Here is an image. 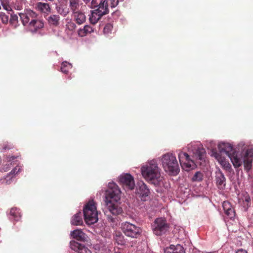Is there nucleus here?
<instances>
[{
	"mask_svg": "<svg viewBox=\"0 0 253 253\" xmlns=\"http://www.w3.org/2000/svg\"><path fill=\"white\" fill-rule=\"evenodd\" d=\"M121 197V191L118 186L114 182L109 183L106 191L105 203L107 210L113 215H119L123 211L119 203Z\"/></svg>",
	"mask_w": 253,
	"mask_h": 253,
	"instance_id": "1",
	"label": "nucleus"
},
{
	"mask_svg": "<svg viewBox=\"0 0 253 253\" xmlns=\"http://www.w3.org/2000/svg\"><path fill=\"white\" fill-rule=\"evenodd\" d=\"M20 19L25 26H28L32 30L37 31L43 27V23L38 19V15L31 9H27L24 13H19Z\"/></svg>",
	"mask_w": 253,
	"mask_h": 253,
	"instance_id": "2",
	"label": "nucleus"
},
{
	"mask_svg": "<svg viewBox=\"0 0 253 253\" xmlns=\"http://www.w3.org/2000/svg\"><path fill=\"white\" fill-rule=\"evenodd\" d=\"M233 166L235 168H238L244 163L245 169L247 171L249 170L252 167V163L253 159V150L252 149H248L243 157H239L236 152L233 153L232 154L228 157Z\"/></svg>",
	"mask_w": 253,
	"mask_h": 253,
	"instance_id": "3",
	"label": "nucleus"
},
{
	"mask_svg": "<svg viewBox=\"0 0 253 253\" xmlns=\"http://www.w3.org/2000/svg\"><path fill=\"white\" fill-rule=\"evenodd\" d=\"M141 171L144 178L152 183L156 180H158L161 176L160 169L158 166L157 162L154 160L142 167Z\"/></svg>",
	"mask_w": 253,
	"mask_h": 253,
	"instance_id": "4",
	"label": "nucleus"
},
{
	"mask_svg": "<svg viewBox=\"0 0 253 253\" xmlns=\"http://www.w3.org/2000/svg\"><path fill=\"white\" fill-rule=\"evenodd\" d=\"M162 163L165 170L171 175H176L179 171L178 162L175 155L168 153L162 156Z\"/></svg>",
	"mask_w": 253,
	"mask_h": 253,
	"instance_id": "5",
	"label": "nucleus"
},
{
	"mask_svg": "<svg viewBox=\"0 0 253 253\" xmlns=\"http://www.w3.org/2000/svg\"><path fill=\"white\" fill-rule=\"evenodd\" d=\"M84 219L86 224L91 225L96 223L98 220V212L95 202L89 201L84 208Z\"/></svg>",
	"mask_w": 253,
	"mask_h": 253,
	"instance_id": "6",
	"label": "nucleus"
},
{
	"mask_svg": "<svg viewBox=\"0 0 253 253\" xmlns=\"http://www.w3.org/2000/svg\"><path fill=\"white\" fill-rule=\"evenodd\" d=\"M121 227L124 233L127 237L137 238L141 233V228L129 222L122 223Z\"/></svg>",
	"mask_w": 253,
	"mask_h": 253,
	"instance_id": "7",
	"label": "nucleus"
},
{
	"mask_svg": "<svg viewBox=\"0 0 253 253\" xmlns=\"http://www.w3.org/2000/svg\"><path fill=\"white\" fill-rule=\"evenodd\" d=\"M154 233L161 236L165 233L169 229V226L165 218H157L152 225Z\"/></svg>",
	"mask_w": 253,
	"mask_h": 253,
	"instance_id": "8",
	"label": "nucleus"
},
{
	"mask_svg": "<svg viewBox=\"0 0 253 253\" xmlns=\"http://www.w3.org/2000/svg\"><path fill=\"white\" fill-rule=\"evenodd\" d=\"M178 158L182 168L186 171L193 169L195 167L194 161L190 159L187 153L181 152L178 154Z\"/></svg>",
	"mask_w": 253,
	"mask_h": 253,
	"instance_id": "9",
	"label": "nucleus"
},
{
	"mask_svg": "<svg viewBox=\"0 0 253 253\" xmlns=\"http://www.w3.org/2000/svg\"><path fill=\"white\" fill-rule=\"evenodd\" d=\"M120 182L126 190H132L135 187L133 177L130 174L122 175L120 177Z\"/></svg>",
	"mask_w": 253,
	"mask_h": 253,
	"instance_id": "10",
	"label": "nucleus"
},
{
	"mask_svg": "<svg viewBox=\"0 0 253 253\" xmlns=\"http://www.w3.org/2000/svg\"><path fill=\"white\" fill-rule=\"evenodd\" d=\"M89 3L92 8L109 12L108 0H91Z\"/></svg>",
	"mask_w": 253,
	"mask_h": 253,
	"instance_id": "11",
	"label": "nucleus"
},
{
	"mask_svg": "<svg viewBox=\"0 0 253 253\" xmlns=\"http://www.w3.org/2000/svg\"><path fill=\"white\" fill-rule=\"evenodd\" d=\"M70 244L71 249L78 253H92L86 247L77 242L71 241Z\"/></svg>",
	"mask_w": 253,
	"mask_h": 253,
	"instance_id": "12",
	"label": "nucleus"
},
{
	"mask_svg": "<svg viewBox=\"0 0 253 253\" xmlns=\"http://www.w3.org/2000/svg\"><path fill=\"white\" fill-rule=\"evenodd\" d=\"M106 11H102L98 9L92 10L89 17L90 22L92 24H95L98 20L104 15L108 14Z\"/></svg>",
	"mask_w": 253,
	"mask_h": 253,
	"instance_id": "13",
	"label": "nucleus"
},
{
	"mask_svg": "<svg viewBox=\"0 0 253 253\" xmlns=\"http://www.w3.org/2000/svg\"><path fill=\"white\" fill-rule=\"evenodd\" d=\"M222 207L226 215L230 219L235 216V211L231 204L228 201H224L222 203Z\"/></svg>",
	"mask_w": 253,
	"mask_h": 253,
	"instance_id": "14",
	"label": "nucleus"
},
{
	"mask_svg": "<svg viewBox=\"0 0 253 253\" xmlns=\"http://www.w3.org/2000/svg\"><path fill=\"white\" fill-rule=\"evenodd\" d=\"M222 207L226 215L230 219L235 216V211L231 204L228 201H224L222 203Z\"/></svg>",
	"mask_w": 253,
	"mask_h": 253,
	"instance_id": "15",
	"label": "nucleus"
},
{
	"mask_svg": "<svg viewBox=\"0 0 253 253\" xmlns=\"http://www.w3.org/2000/svg\"><path fill=\"white\" fill-rule=\"evenodd\" d=\"M83 3L80 0H69V9L74 13L83 10Z\"/></svg>",
	"mask_w": 253,
	"mask_h": 253,
	"instance_id": "16",
	"label": "nucleus"
},
{
	"mask_svg": "<svg viewBox=\"0 0 253 253\" xmlns=\"http://www.w3.org/2000/svg\"><path fill=\"white\" fill-rule=\"evenodd\" d=\"M72 17L74 21L78 25H81L86 21V16L84 14V9L72 13Z\"/></svg>",
	"mask_w": 253,
	"mask_h": 253,
	"instance_id": "17",
	"label": "nucleus"
},
{
	"mask_svg": "<svg viewBox=\"0 0 253 253\" xmlns=\"http://www.w3.org/2000/svg\"><path fill=\"white\" fill-rule=\"evenodd\" d=\"M220 152L225 153L228 157L235 151L233 146L228 143H221L219 145Z\"/></svg>",
	"mask_w": 253,
	"mask_h": 253,
	"instance_id": "18",
	"label": "nucleus"
},
{
	"mask_svg": "<svg viewBox=\"0 0 253 253\" xmlns=\"http://www.w3.org/2000/svg\"><path fill=\"white\" fill-rule=\"evenodd\" d=\"M165 253H185L184 248L180 245H171L165 250Z\"/></svg>",
	"mask_w": 253,
	"mask_h": 253,
	"instance_id": "19",
	"label": "nucleus"
},
{
	"mask_svg": "<svg viewBox=\"0 0 253 253\" xmlns=\"http://www.w3.org/2000/svg\"><path fill=\"white\" fill-rule=\"evenodd\" d=\"M71 235L74 239L79 241H85L86 235L80 229H76L71 232Z\"/></svg>",
	"mask_w": 253,
	"mask_h": 253,
	"instance_id": "20",
	"label": "nucleus"
},
{
	"mask_svg": "<svg viewBox=\"0 0 253 253\" xmlns=\"http://www.w3.org/2000/svg\"><path fill=\"white\" fill-rule=\"evenodd\" d=\"M206 151L202 147H198L193 151V157L199 160L204 159Z\"/></svg>",
	"mask_w": 253,
	"mask_h": 253,
	"instance_id": "21",
	"label": "nucleus"
},
{
	"mask_svg": "<svg viewBox=\"0 0 253 253\" xmlns=\"http://www.w3.org/2000/svg\"><path fill=\"white\" fill-rule=\"evenodd\" d=\"M93 32V28L89 25H85L83 28H80L78 31V34L80 37H83L88 34Z\"/></svg>",
	"mask_w": 253,
	"mask_h": 253,
	"instance_id": "22",
	"label": "nucleus"
},
{
	"mask_svg": "<svg viewBox=\"0 0 253 253\" xmlns=\"http://www.w3.org/2000/svg\"><path fill=\"white\" fill-rule=\"evenodd\" d=\"M71 224L74 225H81L83 223L82 213L79 212L75 214L72 218Z\"/></svg>",
	"mask_w": 253,
	"mask_h": 253,
	"instance_id": "23",
	"label": "nucleus"
},
{
	"mask_svg": "<svg viewBox=\"0 0 253 253\" xmlns=\"http://www.w3.org/2000/svg\"><path fill=\"white\" fill-rule=\"evenodd\" d=\"M10 218L15 221H18L21 217L20 210L16 208H11L9 212Z\"/></svg>",
	"mask_w": 253,
	"mask_h": 253,
	"instance_id": "24",
	"label": "nucleus"
},
{
	"mask_svg": "<svg viewBox=\"0 0 253 253\" xmlns=\"http://www.w3.org/2000/svg\"><path fill=\"white\" fill-rule=\"evenodd\" d=\"M215 159L218 161V162L224 168H228L230 167V165L229 163L227 162L225 159L222 157L221 155L217 153V152H215L213 154Z\"/></svg>",
	"mask_w": 253,
	"mask_h": 253,
	"instance_id": "25",
	"label": "nucleus"
},
{
	"mask_svg": "<svg viewBox=\"0 0 253 253\" xmlns=\"http://www.w3.org/2000/svg\"><path fill=\"white\" fill-rule=\"evenodd\" d=\"M215 159L218 161V162L224 168H228L230 167V165L229 163L227 162L225 159L222 157L221 155L217 153V152H215L213 154Z\"/></svg>",
	"mask_w": 253,
	"mask_h": 253,
	"instance_id": "26",
	"label": "nucleus"
},
{
	"mask_svg": "<svg viewBox=\"0 0 253 253\" xmlns=\"http://www.w3.org/2000/svg\"><path fill=\"white\" fill-rule=\"evenodd\" d=\"M216 184L218 186H224L225 185V177L224 175L221 172L218 171L216 173L215 176Z\"/></svg>",
	"mask_w": 253,
	"mask_h": 253,
	"instance_id": "27",
	"label": "nucleus"
},
{
	"mask_svg": "<svg viewBox=\"0 0 253 253\" xmlns=\"http://www.w3.org/2000/svg\"><path fill=\"white\" fill-rule=\"evenodd\" d=\"M59 20L60 17L59 15L56 14H52L47 18L49 24L54 26H57L59 25Z\"/></svg>",
	"mask_w": 253,
	"mask_h": 253,
	"instance_id": "28",
	"label": "nucleus"
},
{
	"mask_svg": "<svg viewBox=\"0 0 253 253\" xmlns=\"http://www.w3.org/2000/svg\"><path fill=\"white\" fill-rule=\"evenodd\" d=\"M242 204L245 211H247L248 208L251 206V199L248 195H244Z\"/></svg>",
	"mask_w": 253,
	"mask_h": 253,
	"instance_id": "29",
	"label": "nucleus"
},
{
	"mask_svg": "<svg viewBox=\"0 0 253 253\" xmlns=\"http://www.w3.org/2000/svg\"><path fill=\"white\" fill-rule=\"evenodd\" d=\"M38 8L41 12L43 13L48 12L50 10L49 5L46 3L39 2Z\"/></svg>",
	"mask_w": 253,
	"mask_h": 253,
	"instance_id": "30",
	"label": "nucleus"
},
{
	"mask_svg": "<svg viewBox=\"0 0 253 253\" xmlns=\"http://www.w3.org/2000/svg\"><path fill=\"white\" fill-rule=\"evenodd\" d=\"M114 240L118 245H123L125 244V241L124 240V237L120 233L116 234V235L114 237Z\"/></svg>",
	"mask_w": 253,
	"mask_h": 253,
	"instance_id": "31",
	"label": "nucleus"
},
{
	"mask_svg": "<svg viewBox=\"0 0 253 253\" xmlns=\"http://www.w3.org/2000/svg\"><path fill=\"white\" fill-rule=\"evenodd\" d=\"M71 68V64L67 62H63L61 64V71L64 74L68 73L69 69Z\"/></svg>",
	"mask_w": 253,
	"mask_h": 253,
	"instance_id": "32",
	"label": "nucleus"
},
{
	"mask_svg": "<svg viewBox=\"0 0 253 253\" xmlns=\"http://www.w3.org/2000/svg\"><path fill=\"white\" fill-rule=\"evenodd\" d=\"M139 191L142 196H147L149 193V190L144 183L139 186Z\"/></svg>",
	"mask_w": 253,
	"mask_h": 253,
	"instance_id": "33",
	"label": "nucleus"
},
{
	"mask_svg": "<svg viewBox=\"0 0 253 253\" xmlns=\"http://www.w3.org/2000/svg\"><path fill=\"white\" fill-rule=\"evenodd\" d=\"M113 25L111 23H107L105 25L103 33L105 35H108L111 33V31L113 30Z\"/></svg>",
	"mask_w": 253,
	"mask_h": 253,
	"instance_id": "34",
	"label": "nucleus"
},
{
	"mask_svg": "<svg viewBox=\"0 0 253 253\" xmlns=\"http://www.w3.org/2000/svg\"><path fill=\"white\" fill-rule=\"evenodd\" d=\"M203 179V174L200 172H196L192 177L193 181H200Z\"/></svg>",
	"mask_w": 253,
	"mask_h": 253,
	"instance_id": "35",
	"label": "nucleus"
},
{
	"mask_svg": "<svg viewBox=\"0 0 253 253\" xmlns=\"http://www.w3.org/2000/svg\"><path fill=\"white\" fill-rule=\"evenodd\" d=\"M13 177V176H12L11 175H10L9 173L6 175V176L5 177V178L4 179L2 180V183H5V184H10L11 182L12 178Z\"/></svg>",
	"mask_w": 253,
	"mask_h": 253,
	"instance_id": "36",
	"label": "nucleus"
},
{
	"mask_svg": "<svg viewBox=\"0 0 253 253\" xmlns=\"http://www.w3.org/2000/svg\"><path fill=\"white\" fill-rule=\"evenodd\" d=\"M0 17L2 23L7 24L8 23L9 20L8 15H6L5 13H1L0 14Z\"/></svg>",
	"mask_w": 253,
	"mask_h": 253,
	"instance_id": "37",
	"label": "nucleus"
},
{
	"mask_svg": "<svg viewBox=\"0 0 253 253\" xmlns=\"http://www.w3.org/2000/svg\"><path fill=\"white\" fill-rule=\"evenodd\" d=\"M20 169L18 167H15L9 173L10 175L14 177L16 174L18 173Z\"/></svg>",
	"mask_w": 253,
	"mask_h": 253,
	"instance_id": "38",
	"label": "nucleus"
},
{
	"mask_svg": "<svg viewBox=\"0 0 253 253\" xmlns=\"http://www.w3.org/2000/svg\"><path fill=\"white\" fill-rule=\"evenodd\" d=\"M67 26L69 30L70 31L75 30L77 27L76 24L74 23L71 22L68 23Z\"/></svg>",
	"mask_w": 253,
	"mask_h": 253,
	"instance_id": "39",
	"label": "nucleus"
},
{
	"mask_svg": "<svg viewBox=\"0 0 253 253\" xmlns=\"http://www.w3.org/2000/svg\"><path fill=\"white\" fill-rule=\"evenodd\" d=\"M18 20V17L16 15H11V17L9 20L10 23H14Z\"/></svg>",
	"mask_w": 253,
	"mask_h": 253,
	"instance_id": "40",
	"label": "nucleus"
},
{
	"mask_svg": "<svg viewBox=\"0 0 253 253\" xmlns=\"http://www.w3.org/2000/svg\"><path fill=\"white\" fill-rule=\"evenodd\" d=\"M2 148L4 150L10 149L11 148V146L8 143H5L3 144Z\"/></svg>",
	"mask_w": 253,
	"mask_h": 253,
	"instance_id": "41",
	"label": "nucleus"
},
{
	"mask_svg": "<svg viewBox=\"0 0 253 253\" xmlns=\"http://www.w3.org/2000/svg\"><path fill=\"white\" fill-rule=\"evenodd\" d=\"M119 3V0H113L111 2V7H115Z\"/></svg>",
	"mask_w": 253,
	"mask_h": 253,
	"instance_id": "42",
	"label": "nucleus"
},
{
	"mask_svg": "<svg viewBox=\"0 0 253 253\" xmlns=\"http://www.w3.org/2000/svg\"><path fill=\"white\" fill-rule=\"evenodd\" d=\"M5 2H4L3 3H1L4 9H5V10H7V11H9V10H11V8L10 7V6L8 5H6L5 4Z\"/></svg>",
	"mask_w": 253,
	"mask_h": 253,
	"instance_id": "43",
	"label": "nucleus"
},
{
	"mask_svg": "<svg viewBox=\"0 0 253 253\" xmlns=\"http://www.w3.org/2000/svg\"><path fill=\"white\" fill-rule=\"evenodd\" d=\"M86 3V4H88L90 2V0H83Z\"/></svg>",
	"mask_w": 253,
	"mask_h": 253,
	"instance_id": "44",
	"label": "nucleus"
},
{
	"mask_svg": "<svg viewBox=\"0 0 253 253\" xmlns=\"http://www.w3.org/2000/svg\"><path fill=\"white\" fill-rule=\"evenodd\" d=\"M239 253H247V252L245 250H242V251L239 252Z\"/></svg>",
	"mask_w": 253,
	"mask_h": 253,
	"instance_id": "45",
	"label": "nucleus"
},
{
	"mask_svg": "<svg viewBox=\"0 0 253 253\" xmlns=\"http://www.w3.org/2000/svg\"><path fill=\"white\" fill-rule=\"evenodd\" d=\"M0 1L1 3L7 2V0H0Z\"/></svg>",
	"mask_w": 253,
	"mask_h": 253,
	"instance_id": "46",
	"label": "nucleus"
},
{
	"mask_svg": "<svg viewBox=\"0 0 253 253\" xmlns=\"http://www.w3.org/2000/svg\"><path fill=\"white\" fill-rule=\"evenodd\" d=\"M243 250H239L238 251L236 252V253H239V252L242 251Z\"/></svg>",
	"mask_w": 253,
	"mask_h": 253,
	"instance_id": "47",
	"label": "nucleus"
},
{
	"mask_svg": "<svg viewBox=\"0 0 253 253\" xmlns=\"http://www.w3.org/2000/svg\"><path fill=\"white\" fill-rule=\"evenodd\" d=\"M107 212H108L107 211H106V212H105V214H106V213H107Z\"/></svg>",
	"mask_w": 253,
	"mask_h": 253,
	"instance_id": "48",
	"label": "nucleus"
},
{
	"mask_svg": "<svg viewBox=\"0 0 253 253\" xmlns=\"http://www.w3.org/2000/svg\"><path fill=\"white\" fill-rule=\"evenodd\" d=\"M107 212H108L107 211H106V212H105V214H106V213H107Z\"/></svg>",
	"mask_w": 253,
	"mask_h": 253,
	"instance_id": "49",
	"label": "nucleus"
}]
</instances>
